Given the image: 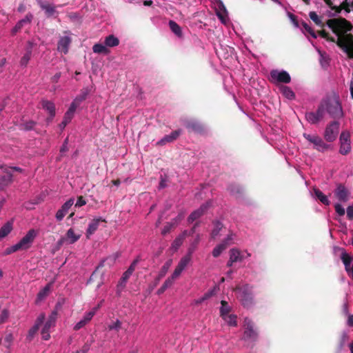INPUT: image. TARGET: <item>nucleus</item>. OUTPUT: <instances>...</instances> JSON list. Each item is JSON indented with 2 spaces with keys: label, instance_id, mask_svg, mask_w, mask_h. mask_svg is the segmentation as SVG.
I'll return each instance as SVG.
<instances>
[{
  "label": "nucleus",
  "instance_id": "f257e3e1",
  "mask_svg": "<svg viewBox=\"0 0 353 353\" xmlns=\"http://www.w3.org/2000/svg\"><path fill=\"white\" fill-rule=\"evenodd\" d=\"M327 113L334 119H341L343 117V111L339 95L336 94L327 95L323 98L316 112L305 113L306 120L311 124H317Z\"/></svg>",
  "mask_w": 353,
  "mask_h": 353
},
{
  "label": "nucleus",
  "instance_id": "f03ea898",
  "mask_svg": "<svg viewBox=\"0 0 353 353\" xmlns=\"http://www.w3.org/2000/svg\"><path fill=\"white\" fill-rule=\"evenodd\" d=\"M326 24L338 36L336 45L350 59H353V35L345 34L352 29L351 23L344 18H339L328 19Z\"/></svg>",
  "mask_w": 353,
  "mask_h": 353
},
{
  "label": "nucleus",
  "instance_id": "7ed1b4c3",
  "mask_svg": "<svg viewBox=\"0 0 353 353\" xmlns=\"http://www.w3.org/2000/svg\"><path fill=\"white\" fill-rule=\"evenodd\" d=\"M340 123L337 121H331L325 129L323 137L327 142L334 141L339 132Z\"/></svg>",
  "mask_w": 353,
  "mask_h": 353
},
{
  "label": "nucleus",
  "instance_id": "20e7f679",
  "mask_svg": "<svg viewBox=\"0 0 353 353\" xmlns=\"http://www.w3.org/2000/svg\"><path fill=\"white\" fill-rule=\"evenodd\" d=\"M304 138L314 145V148L319 152H323L330 148V145L325 143L317 134H303Z\"/></svg>",
  "mask_w": 353,
  "mask_h": 353
},
{
  "label": "nucleus",
  "instance_id": "39448f33",
  "mask_svg": "<svg viewBox=\"0 0 353 353\" xmlns=\"http://www.w3.org/2000/svg\"><path fill=\"white\" fill-rule=\"evenodd\" d=\"M243 339L250 340L252 341H256L258 338V333L255 330L254 324L251 319L248 318H245L243 322Z\"/></svg>",
  "mask_w": 353,
  "mask_h": 353
},
{
  "label": "nucleus",
  "instance_id": "423d86ee",
  "mask_svg": "<svg viewBox=\"0 0 353 353\" xmlns=\"http://www.w3.org/2000/svg\"><path fill=\"white\" fill-rule=\"evenodd\" d=\"M37 4L40 8L44 11L47 18L52 17L57 18L59 15L57 8L61 7V5L57 6L45 0H37Z\"/></svg>",
  "mask_w": 353,
  "mask_h": 353
},
{
  "label": "nucleus",
  "instance_id": "0eeeda50",
  "mask_svg": "<svg viewBox=\"0 0 353 353\" xmlns=\"http://www.w3.org/2000/svg\"><path fill=\"white\" fill-rule=\"evenodd\" d=\"M240 301L244 307H250L254 302L252 288L246 285L240 289Z\"/></svg>",
  "mask_w": 353,
  "mask_h": 353
},
{
  "label": "nucleus",
  "instance_id": "6e6552de",
  "mask_svg": "<svg viewBox=\"0 0 353 353\" xmlns=\"http://www.w3.org/2000/svg\"><path fill=\"white\" fill-rule=\"evenodd\" d=\"M37 236V232L30 229L26 234L17 243L20 250H27L30 248Z\"/></svg>",
  "mask_w": 353,
  "mask_h": 353
},
{
  "label": "nucleus",
  "instance_id": "1a4fd4ad",
  "mask_svg": "<svg viewBox=\"0 0 353 353\" xmlns=\"http://www.w3.org/2000/svg\"><path fill=\"white\" fill-rule=\"evenodd\" d=\"M270 77L274 81L289 83L291 81V77L286 71H278L273 70L270 72Z\"/></svg>",
  "mask_w": 353,
  "mask_h": 353
},
{
  "label": "nucleus",
  "instance_id": "9d476101",
  "mask_svg": "<svg viewBox=\"0 0 353 353\" xmlns=\"http://www.w3.org/2000/svg\"><path fill=\"white\" fill-rule=\"evenodd\" d=\"M334 194L336 198L341 202L345 203L349 200L350 192L347 188L341 183L337 185Z\"/></svg>",
  "mask_w": 353,
  "mask_h": 353
},
{
  "label": "nucleus",
  "instance_id": "9b49d317",
  "mask_svg": "<svg viewBox=\"0 0 353 353\" xmlns=\"http://www.w3.org/2000/svg\"><path fill=\"white\" fill-rule=\"evenodd\" d=\"M103 275L104 271L101 270V268L97 265L95 270L91 274L90 279L88 280V283H96V287L99 288L103 284Z\"/></svg>",
  "mask_w": 353,
  "mask_h": 353
},
{
  "label": "nucleus",
  "instance_id": "f8f14e48",
  "mask_svg": "<svg viewBox=\"0 0 353 353\" xmlns=\"http://www.w3.org/2000/svg\"><path fill=\"white\" fill-rule=\"evenodd\" d=\"M57 312L54 311L52 312L48 320L44 324L43 327L41 330L42 338L44 340H48L50 339L49 330L52 325H54L56 319Z\"/></svg>",
  "mask_w": 353,
  "mask_h": 353
},
{
  "label": "nucleus",
  "instance_id": "ddd939ff",
  "mask_svg": "<svg viewBox=\"0 0 353 353\" xmlns=\"http://www.w3.org/2000/svg\"><path fill=\"white\" fill-rule=\"evenodd\" d=\"M341 258L345 265L346 272L349 276L353 280V258L345 252H342Z\"/></svg>",
  "mask_w": 353,
  "mask_h": 353
},
{
  "label": "nucleus",
  "instance_id": "4468645a",
  "mask_svg": "<svg viewBox=\"0 0 353 353\" xmlns=\"http://www.w3.org/2000/svg\"><path fill=\"white\" fill-rule=\"evenodd\" d=\"M74 199H70L66 202H65L61 208L57 212L55 217L57 221H61L65 214L68 212L70 208L74 204Z\"/></svg>",
  "mask_w": 353,
  "mask_h": 353
},
{
  "label": "nucleus",
  "instance_id": "2eb2a0df",
  "mask_svg": "<svg viewBox=\"0 0 353 353\" xmlns=\"http://www.w3.org/2000/svg\"><path fill=\"white\" fill-rule=\"evenodd\" d=\"M33 19V15L30 12H28L26 17L19 21L15 25V26L12 29L11 34L12 35H15L18 32H19L22 28L26 25L30 24L32 22V20Z\"/></svg>",
  "mask_w": 353,
  "mask_h": 353
},
{
  "label": "nucleus",
  "instance_id": "dca6fc26",
  "mask_svg": "<svg viewBox=\"0 0 353 353\" xmlns=\"http://www.w3.org/2000/svg\"><path fill=\"white\" fill-rule=\"evenodd\" d=\"M185 127L190 131L198 134H203L205 132L204 125L199 121L195 120L188 121L185 123Z\"/></svg>",
  "mask_w": 353,
  "mask_h": 353
},
{
  "label": "nucleus",
  "instance_id": "f3484780",
  "mask_svg": "<svg viewBox=\"0 0 353 353\" xmlns=\"http://www.w3.org/2000/svg\"><path fill=\"white\" fill-rule=\"evenodd\" d=\"M181 133V130L172 131L170 134L165 135L163 138H162L161 140L157 142V145L162 146L168 143L173 142L179 137Z\"/></svg>",
  "mask_w": 353,
  "mask_h": 353
},
{
  "label": "nucleus",
  "instance_id": "a211bd4d",
  "mask_svg": "<svg viewBox=\"0 0 353 353\" xmlns=\"http://www.w3.org/2000/svg\"><path fill=\"white\" fill-rule=\"evenodd\" d=\"M97 311V308L92 309L89 312H87L83 318L74 325V330H79L84 327L92 319Z\"/></svg>",
  "mask_w": 353,
  "mask_h": 353
},
{
  "label": "nucleus",
  "instance_id": "6ab92c4d",
  "mask_svg": "<svg viewBox=\"0 0 353 353\" xmlns=\"http://www.w3.org/2000/svg\"><path fill=\"white\" fill-rule=\"evenodd\" d=\"M71 42V38L68 36L61 37L57 45L58 50L65 54H67Z\"/></svg>",
  "mask_w": 353,
  "mask_h": 353
},
{
  "label": "nucleus",
  "instance_id": "aec40b11",
  "mask_svg": "<svg viewBox=\"0 0 353 353\" xmlns=\"http://www.w3.org/2000/svg\"><path fill=\"white\" fill-rule=\"evenodd\" d=\"M208 208V203H204L201 207L192 212L188 216V221L189 223H192L195 220L200 218Z\"/></svg>",
  "mask_w": 353,
  "mask_h": 353
},
{
  "label": "nucleus",
  "instance_id": "412c9836",
  "mask_svg": "<svg viewBox=\"0 0 353 353\" xmlns=\"http://www.w3.org/2000/svg\"><path fill=\"white\" fill-rule=\"evenodd\" d=\"M101 222H105V219H103L102 218H98L93 219L90 224L88 225V228L86 231V236L88 238L92 234L95 232V231L97 230L99 225Z\"/></svg>",
  "mask_w": 353,
  "mask_h": 353
},
{
  "label": "nucleus",
  "instance_id": "4be33fe9",
  "mask_svg": "<svg viewBox=\"0 0 353 353\" xmlns=\"http://www.w3.org/2000/svg\"><path fill=\"white\" fill-rule=\"evenodd\" d=\"M34 43L29 41L27 43V48L26 54L22 57L20 61L21 65L26 66L28 61H30L32 56V49L33 48Z\"/></svg>",
  "mask_w": 353,
  "mask_h": 353
},
{
  "label": "nucleus",
  "instance_id": "5701e85b",
  "mask_svg": "<svg viewBox=\"0 0 353 353\" xmlns=\"http://www.w3.org/2000/svg\"><path fill=\"white\" fill-rule=\"evenodd\" d=\"M172 259H169L165 263L164 265L162 266V268H161L159 272V275L157 277L156 279V282H155V284L157 285L159 281L163 277L165 276V275L166 274V273L168 272L169 268H170V266L172 265Z\"/></svg>",
  "mask_w": 353,
  "mask_h": 353
},
{
  "label": "nucleus",
  "instance_id": "b1692460",
  "mask_svg": "<svg viewBox=\"0 0 353 353\" xmlns=\"http://www.w3.org/2000/svg\"><path fill=\"white\" fill-rule=\"evenodd\" d=\"M228 190L232 195L235 196H241L243 194V188L238 184H230L228 188Z\"/></svg>",
  "mask_w": 353,
  "mask_h": 353
},
{
  "label": "nucleus",
  "instance_id": "393cba45",
  "mask_svg": "<svg viewBox=\"0 0 353 353\" xmlns=\"http://www.w3.org/2000/svg\"><path fill=\"white\" fill-rule=\"evenodd\" d=\"M0 168L3 169V172L7 174L8 181V182H12V172L13 170H15V171H17V172H21L22 170H23L19 167H7V166H4V165H0Z\"/></svg>",
  "mask_w": 353,
  "mask_h": 353
},
{
  "label": "nucleus",
  "instance_id": "a878e982",
  "mask_svg": "<svg viewBox=\"0 0 353 353\" xmlns=\"http://www.w3.org/2000/svg\"><path fill=\"white\" fill-rule=\"evenodd\" d=\"M81 237V234H77L72 228H70L65 234V239L69 243L72 244L77 241Z\"/></svg>",
  "mask_w": 353,
  "mask_h": 353
},
{
  "label": "nucleus",
  "instance_id": "bb28decb",
  "mask_svg": "<svg viewBox=\"0 0 353 353\" xmlns=\"http://www.w3.org/2000/svg\"><path fill=\"white\" fill-rule=\"evenodd\" d=\"M41 105L42 108L46 110L52 117L55 116V105L52 102L48 100H43Z\"/></svg>",
  "mask_w": 353,
  "mask_h": 353
},
{
  "label": "nucleus",
  "instance_id": "cd10ccee",
  "mask_svg": "<svg viewBox=\"0 0 353 353\" xmlns=\"http://www.w3.org/2000/svg\"><path fill=\"white\" fill-rule=\"evenodd\" d=\"M314 194L315 197L319 199L323 204L329 205L330 201L327 199V196L324 194L319 189L314 188Z\"/></svg>",
  "mask_w": 353,
  "mask_h": 353
},
{
  "label": "nucleus",
  "instance_id": "c85d7f7f",
  "mask_svg": "<svg viewBox=\"0 0 353 353\" xmlns=\"http://www.w3.org/2000/svg\"><path fill=\"white\" fill-rule=\"evenodd\" d=\"M50 284H47L39 292L37 296L36 302H40L43 301L44 299H46L50 292Z\"/></svg>",
  "mask_w": 353,
  "mask_h": 353
},
{
  "label": "nucleus",
  "instance_id": "c756f323",
  "mask_svg": "<svg viewBox=\"0 0 353 353\" xmlns=\"http://www.w3.org/2000/svg\"><path fill=\"white\" fill-rule=\"evenodd\" d=\"M117 258V255L110 256L105 258V259L102 260L98 265L101 269L105 266H108V268H110L114 264Z\"/></svg>",
  "mask_w": 353,
  "mask_h": 353
},
{
  "label": "nucleus",
  "instance_id": "7c9ffc66",
  "mask_svg": "<svg viewBox=\"0 0 353 353\" xmlns=\"http://www.w3.org/2000/svg\"><path fill=\"white\" fill-rule=\"evenodd\" d=\"M280 90L281 92L283 94V96L287 99L290 100L295 99V94L290 87L282 85L280 88Z\"/></svg>",
  "mask_w": 353,
  "mask_h": 353
},
{
  "label": "nucleus",
  "instance_id": "2f4dec72",
  "mask_svg": "<svg viewBox=\"0 0 353 353\" xmlns=\"http://www.w3.org/2000/svg\"><path fill=\"white\" fill-rule=\"evenodd\" d=\"M230 258L232 261L234 262L242 261L243 259V256L240 251L236 248H232L230 250Z\"/></svg>",
  "mask_w": 353,
  "mask_h": 353
},
{
  "label": "nucleus",
  "instance_id": "473e14b6",
  "mask_svg": "<svg viewBox=\"0 0 353 353\" xmlns=\"http://www.w3.org/2000/svg\"><path fill=\"white\" fill-rule=\"evenodd\" d=\"M227 248V242L222 241L220 244L217 245L212 250V256L215 258L219 256Z\"/></svg>",
  "mask_w": 353,
  "mask_h": 353
},
{
  "label": "nucleus",
  "instance_id": "72a5a7b5",
  "mask_svg": "<svg viewBox=\"0 0 353 353\" xmlns=\"http://www.w3.org/2000/svg\"><path fill=\"white\" fill-rule=\"evenodd\" d=\"M104 43L108 47H115L119 44V40L113 34H110L105 37Z\"/></svg>",
  "mask_w": 353,
  "mask_h": 353
},
{
  "label": "nucleus",
  "instance_id": "f704fd0d",
  "mask_svg": "<svg viewBox=\"0 0 353 353\" xmlns=\"http://www.w3.org/2000/svg\"><path fill=\"white\" fill-rule=\"evenodd\" d=\"M213 224H214V228L211 232V238L214 239L219 235V232L222 230L223 225L222 223H221L219 221H214Z\"/></svg>",
  "mask_w": 353,
  "mask_h": 353
},
{
  "label": "nucleus",
  "instance_id": "c9c22d12",
  "mask_svg": "<svg viewBox=\"0 0 353 353\" xmlns=\"http://www.w3.org/2000/svg\"><path fill=\"white\" fill-rule=\"evenodd\" d=\"M12 230V223L7 222L0 228V239L6 237Z\"/></svg>",
  "mask_w": 353,
  "mask_h": 353
},
{
  "label": "nucleus",
  "instance_id": "e433bc0d",
  "mask_svg": "<svg viewBox=\"0 0 353 353\" xmlns=\"http://www.w3.org/2000/svg\"><path fill=\"white\" fill-rule=\"evenodd\" d=\"M130 275L125 272L123 274L117 285V293L120 294L121 290L125 287V284Z\"/></svg>",
  "mask_w": 353,
  "mask_h": 353
},
{
  "label": "nucleus",
  "instance_id": "4c0bfd02",
  "mask_svg": "<svg viewBox=\"0 0 353 353\" xmlns=\"http://www.w3.org/2000/svg\"><path fill=\"white\" fill-rule=\"evenodd\" d=\"M351 148L350 142H340V154L347 155L350 152Z\"/></svg>",
  "mask_w": 353,
  "mask_h": 353
},
{
  "label": "nucleus",
  "instance_id": "58836bf2",
  "mask_svg": "<svg viewBox=\"0 0 353 353\" xmlns=\"http://www.w3.org/2000/svg\"><path fill=\"white\" fill-rule=\"evenodd\" d=\"M169 26L170 30L178 37L182 36V30L181 27L174 21H170Z\"/></svg>",
  "mask_w": 353,
  "mask_h": 353
},
{
  "label": "nucleus",
  "instance_id": "ea45409f",
  "mask_svg": "<svg viewBox=\"0 0 353 353\" xmlns=\"http://www.w3.org/2000/svg\"><path fill=\"white\" fill-rule=\"evenodd\" d=\"M221 307L220 308V315L221 317L228 315L231 310V307L228 305L226 301L222 300L221 301Z\"/></svg>",
  "mask_w": 353,
  "mask_h": 353
},
{
  "label": "nucleus",
  "instance_id": "a19ab883",
  "mask_svg": "<svg viewBox=\"0 0 353 353\" xmlns=\"http://www.w3.org/2000/svg\"><path fill=\"white\" fill-rule=\"evenodd\" d=\"M121 327H122V322L121 321H119V319H117L115 321H112V323H110L108 325L107 329L109 331L114 330L117 332H119V330L121 329Z\"/></svg>",
  "mask_w": 353,
  "mask_h": 353
},
{
  "label": "nucleus",
  "instance_id": "79ce46f5",
  "mask_svg": "<svg viewBox=\"0 0 353 353\" xmlns=\"http://www.w3.org/2000/svg\"><path fill=\"white\" fill-rule=\"evenodd\" d=\"M93 52L97 54H107L109 51L106 46L101 43H96L92 47Z\"/></svg>",
  "mask_w": 353,
  "mask_h": 353
},
{
  "label": "nucleus",
  "instance_id": "37998d69",
  "mask_svg": "<svg viewBox=\"0 0 353 353\" xmlns=\"http://www.w3.org/2000/svg\"><path fill=\"white\" fill-rule=\"evenodd\" d=\"M224 321L231 326H236L237 325V316L234 314H228L222 317Z\"/></svg>",
  "mask_w": 353,
  "mask_h": 353
},
{
  "label": "nucleus",
  "instance_id": "c03bdc74",
  "mask_svg": "<svg viewBox=\"0 0 353 353\" xmlns=\"http://www.w3.org/2000/svg\"><path fill=\"white\" fill-rule=\"evenodd\" d=\"M36 125V122L34 121H28L20 124L19 129L21 130H31L34 128Z\"/></svg>",
  "mask_w": 353,
  "mask_h": 353
},
{
  "label": "nucleus",
  "instance_id": "a18cd8bd",
  "mask_svg": "<svg viewBox=\"0 0 353 353\" xmlns=\"http://www.w3.org/2000/svg\"><path fill=\"white\" fill-rule=\"evenodd\" d=\"M310 18L315 23L316 25L323 27L324 24L322 23L321 19L319 17L317 14L312 11L309 13Z\"/></svg>",
  "mask_w": 353,
  "mask_h": 353
},
{
  "label": "nucleus",
  "instance_id": "49530a36",
  "mask_svg": "<svg viewBox=\"0 0 353 353\" xmlns=\"http://www.w3.org/2000/svg\"><path fill=\"white\" fill-rule=\"evenodd\" d=\"M39 323H35V324L34 325V326H33V327H32L29 330V331H28V334L27 338H28L30 341H31V340L33 339V337H34V334H35L37 332V331L39 330Z\"/></svg>",
  "mask_w": 353,
  "mask_h": 353
},
{
  "label": "nucleus",
  "instance_id": "de8ad7c7",
  "mask_svg": "<svg viewBox=\"0 0 353 353\" xmlns=\"http://www.w3.org/2000/svg\"><path fill=\"white\" fill-rule=\"evenodd\" d=\"M190 260H191V256L190 254L186 255V256H183V258H181V259L180 260V261L178 263V265L184 270L186 268V266L188 265V264L189 263V262L190 261Z\"/></svg>",
  "mask_w": 353,
  "mask_h": 353
},
{
  "label": "nucleus",
  "instance_id": "09e8293b",
  "mask_svg": "<svg viewBox=\"0 0 353 353\" xmlns=\"http://www.w3.org/2000/svg\"><path fill=\"white\" fill-rule=\"evenodd\" d=\"M318 34L322 38H324V39H325L326 40H327L329 41H331V42H333V43H336V42L335 39L334 37H330L329 35V34L325 30H321L318 31Z\"/></svg>",
  "mask_w": 353,
  "mask_h": 353
},
{
  "label": "nucleus",
  "instance_id": "8fccbe9b",
  "mask_svg": "<svg viewBox=\"0 0 353 353\" xmlns=\"http://www.w3.org/2000/svg\"><path fill=\"white\" fill-rule=\"evenodd\" d=\"M74 116L70 114L69 113H65L63 119L60 124L61 128H64L72 120Z\"/></svg>",
  "mask_w": 353,
  "mask_h": 353
},
{
  "label": "nucleus",
  "instance_id": "3c124183",
  "mask_svg": "<svg viewBox=\"0 0 353 353\" xmlns=\"http://www.w3.org/2000/svg\"><path fill=\"white\" fill-rule=\"evenodd\" d=\"M88 95V90H83L81 93L78 95L74 100L80 105L83 101H85Z\"/></svg>",
  "mask_w": 353,
  "mask_h": 353
},
{
  "label": "nucleus",
  "instance_id": "603ef678",
  "mask_svg": "<svg viewBox=\"0 0 353 353\" xmlns=\"http://www.w3.org/2000/svg\"><path fill=\"white\" fill-rule=\"evenodd\" d=\"M340 142H350V134L347 131H343L339 137Z\"/></svg>",
  "mask_w": 353,
  "mask_h": 353
},
{
  "label": "nucleus",
  "instance_id": "864d4df0",
  "mask_svg": "<svg viewBox=\"0 0 353 353\" xmlns=\"http://www.w3.org/2000/svg\"><path fill=\"white\" fill-rule=\"evenodd\" d=\"M139 261V259H134L132 263L130 264V267L128 268V270L125 271L126 273L130 274V276L132 274L133 272L134 271L137 265L138 264Z\"/></svg>",
  "mask_w": 353,
  "mask_h": 353
},
{
  "label": "nucleus",
  "instance_id": "5fc2aeb1",
  "mask_svg": "<svg viewBox=\"0 0 353 353\" xmlns=\"http://www.w3.org/2000/svg\"><path fill=\"white\" fill-rule=\"evenodd\" d=\"M79 105V104L74 99L66 113H69L70 114L74 116V112Z\"/></svg>",
  "mask_w": 353,
  "mask_h": 353
},
{
  "label": "nucleus",
  "instance_id": "6e6d98bb",
  "mask_svg": "<svg viewBox=\"0 0 353 353\" xmlns=\"http://www.w3.org/2000/svg\"><path fill=\"white\" fill-rule=\"evenodd\" d=\"M9 316V312L8 310L4 309L0 314V324L6 321Z\"/></svg>",
  "mask_w": 353,
  "mask_h": 353
},
{
  "label": "nucleus",
  "instance_id": "4d7b16f0",
  "mask_svg": "<svg viewBox=\"0 0 353 353\" xmlns=\"http://www.w3.org/2000/svg\"><path fill=\"white\" fill-rule=\"evenodd\" d=\"M334 209L336 212L339 216H343L345 213V209L342 207V205L340 203H336L334 205Z\"/></svg>",
  "mask_w": 353,
  "mask_h": 353
},
{
  "label": "nucleus",
  "instance_id": "13d9d810",
  "mask_svg": "<svg viewBox=\"0 0 353 353\" xmlns=\"http://www.w3.org/2000/svg\"><path fill=\"white\" fill-rule=\"evenodd\" d=\"M303 27L312 37L316 38V35L313 29L306 23H303Z\"/></svg>",
  "mask_w": 353,
  "mask_h": 353
},
{
  "label": "nucleus",
  "instance_id": "bf43d9fd",
  "mask_svg": "<svg viewBox=\"0 0 353 353\" xmlns=\"http://www.w3.org/2000/svg\"><path fill=\"white\" fill-rule=\"evenodd\" d=\"M183 241V236H179L175 239L174 242L172 243V247H174L175 249H177L179 248Z\"/></svg>",
  "mask_w": 353,
  "mask_h": 353
},
{
  "label": "nucleus",
  "instance_id": "052dcab7",
  "mask_svg": "<svg viewBox=\"0 0 353 353\" xmlns=\"http://www.w3.org/2000/svg\"><path fill=\"white\" fill-rule=\"evenodd\" d=\"M212 295V292H208L205 293L201 298H200L196 301V304H197V305L201 304L204 301H205L208 299H209L210 297H211Z\"/></svg>",
  "mask_w": 353,
  "mask_h": 353
},
{
  "label": "nucleus",
  "instance_id": "680f3d73",
  "mask_svg": "<svg viewBox=\"0 0 353 353\" xmlns=\"http://www.w3.org/2000/svg\"><path fill=\"white\" fill-rule=\"evenodd\" d=\"M183 270V269L177 265L171 276L173 277L174 279H177L180 276Z\"/></svg>",
  "mask_w": 353,
  "mask_h": 353
},
{
  "label": "nucleus",
  "instance_id": "e2e57ef3",
  "mask_svg": "<svg viewBox=\"0 0 353 353\" xmlns=\"http://www.w3.org/2000/svg\"><path fill=\"white\" fill-rule=\"evenodd\" d=\"M18 250H21L19 249V248L18 247V245L16 243L15 245L6 248L5 252H6V254H10L13 252L18 251Z\"/></svg>",
  "mask_w": 353,
  "mask_h": 353
},
{
  "label": "nucleus",
  "instance_id": "0e129e2a",
  "mask_svg": "<svg viewBox=\"0 0 353 353\" xmlns=\"http://www.w3.org/2000/svg\"><path fill=\"white\" fill-rule=\"evenodd\" d=\"M174 280L175 279L173 277L170 276L165 281L163 285L165 286L166 289H168L173 285Z\"/></svg>",
  "mask_w": 353,
  "mask_h": 353
},
{
  "label": "nucleus",
  "instance_id": "69168bd1",
  "mask_svg": "<svg viewBox=\"0 0 353 353\" xmlns=\"http://www.w3.org/2000/svg\"><path fill=\"white\" fill-rule=\"evenodd\" d=\"M173 227V225L170 223H167L166 225L163 227V230H162V232H161V234L163 235H165L167 234L168 233H169L170 232V230H172Z\"/></svg>",
  "mask_w": 353,
  "mask_h": 353
},
{
  "label": "nucleus",
  "instance_id": "338daca9",
  "mask_svg": "<svg viewBox=\"0 0 353 353\" xmlns=\"http://www.w3.org/2000/svg\"><path fill=\"white\" fill-rule=\"evenodd\" d=\"M86 204V201L83 196H79L77 198V203H75V207H81Z\"/></svg>",
  "mask_w": 353,
  "mask_h": 353
},
{
  "label": "nucleus",
  "instance_id": "774afa93",
  "mask_svg": "<svg viewBox=\"0 0 353 353\" xmlns=\"http://www.w3.org/2000/svg\"><path fill=\"white\" fill-rule=\"evenodd\" d=\"M347 217L348 218L349 220H353V205L347 207Z\"/></svg>",
  "mask_w": 353,
  "mask_h": 353
}]
</instances>
